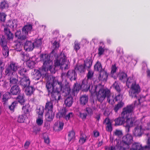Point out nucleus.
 I'll use <instances>...</instances> for the list:
<instances>
[{"label":"nucleus","instance_id":"f257e3e1","mask_svg":"<svg viewBox=\"0 0 150 150\" xmlns=\"http://www.w3.org/2000/svg\"><path fill=\"white\" fill-rule=\"evenodd\" d=\"M50 56L47 54H42L40 56V60L43 62L42 68L40 71L34 70L35 77L39 79L41 76L47 78L48 76L47 72L50 71L52 73L54 74L59 69H67L69 67V63L67 61V57L64 53H61L59 56L54 61V65L52 66V62L50 59Z\"/></svg>","mask_w":150,"mask_h":150},{"label":"nucleus","instance_id":"f03ea898","mask_svg":"<svg viewBox=\"0 0 150 150\" xmlns=\"http://www.w3.org/2000/svg\"><path fill=\"white\" fill-rule=\"evenodd\" d=\"M47 81L46 83V87L49 93V95L52 98V100L60 99L59 93L62 92L66 95H69L70 92V88L69 84L64 86L61 82L58 81L54 77L48 76L47 77Z\"/></svg>","mask_w":150,"mask_h":150},{"label":"nucleus","instance_id":"7ed1b4c3","mask_svg":"<svg viewBox=\"0 0 150 150\" xmlns=\"http://www.w3.org/2000/svg\"><path fill=\"white\" fill-rule=\"evenodd\" d=\"M90 92L92 95L95 93L97 100L101 103L109 96L110 93L109 89H105L100 85L92 86Z\"/></svg>","mask_w":150,"mask_h":150},{"label":"nucleus","instance_id":"20e7f679","mask_svg":"<svg viewBox=\"0 0 150 150\" xmlns=\"http://www.w3.org/2000/svg\"><path fill=\"white\" fill-rule=\"evenodd\" d=\"M133 142L132 137L129 134L123 136L122 141L116 139L115 141L116 144L115 150H127L129 149Z\"/></svg>","mask_w":150,"mask_h":150},{"label":"nucleus","instance_id":"39448f33","mask_svg":"<svg viewBox=\"0 0 150 150\" xmlns=\"http://www.w3.org/2000/svg\"><path fill=\"white\" fill-rule=\"evenodd\" d=\"M127 86L130 87L129 91V95L132 98H136L137 96L141 91L140 87L138 84H137L136 81L133 78H130L128 80Z\"/></svg>","mask_w":150,"mask_h":150},{"label":"nucleus","instance_id":"423d86ee","mask_svg":"<svg viewBox=\"0 0 150 150\" xmlns=\"http://www.w3.org/2000/svg\"><path fill=\"white\" fill-rule=\"evenodd\" d=\"M133 107L132 105L127 106L124 108L123 111L121 114V116L122 117H120L115 120V125H119L124 124L125 121V117L127 116V115L130 114L131 112L132 111Z\"/></svg>","mask_w":150,"mask_h":150},{"label":"nucleus","instance_id":"0eeeda50","mask_svg":"<svg viewBox=\"0 0 150 150\" xmlns=\"http://www.w3.org/2000/svg\"><path fill=\"white\" fill-rule=\"evenodd\" d=\"M20 67V66L17 63L13 62H10L6 68L5 74L7 76L15 75L16 77V72Z\"/></svg>","mask_w":150,"mask_h":150},{"label":"nucleus","instance_id":"6e6552de","mask_svg":"<svg viewBox=\"0 0 150 150\" xmlns=\"http://www.w3.org/2000/svg\"><path fill=\"white\" fill-rule=\"evenodd\" d=\"M137 126L133 131V135L136 137H140L144 132L149 129L150 128V123L147 124H138Z\"/></svg>","mask_w":150,"mask_h":150},{"label":"nucleus","instance_id":"1a4fd4ad","mask_svg":"<svg viewBox=\"0 0 150 150\" xmlns=\"http://www.w3.org/2000/svg\"><path fill=\"white\" fill-rule=\"evenodd\" d=\"M132 112L130 114L127 115V116L125 117V120H126V121H125L124 126L125 127L126 131L128 132L129 131V128L132 127L134 124V125H136L139 122L138 121L134 122V118H130V116L129 117V116L131 115Z\"/></svg>","mask_w":150,"mask_h":150},{"label":"nucleus","instance_id":"9d476101","mask_svg":"<svg viewBox=\"0 0 150 150\" xmlns=\"http://www.w3.org/2000/svg\"><path fill=\"white\" fill-rule=\"evenodd\" d=\"M147 146L142 147L139 143H135L132 145V147L130 150H149L150 149V138H149L147 143Z\"/></svg>","mask_w":150,"mask_h":150},{"label":"nucleus","instance_id":"9b49d317","mask_svg":"<svg viewBox=\"0 0 150 150\" xmlns=\"http://www.w3.org/2000/svg\"><path fill=\"white\" fill-rule=\"evenodd\" d=\"M64 77H67L69 78L71 81L75 80L77 77V74L74 70H69L67 73H62L61 75L62 78H64Z\"/></svg>","mask_w":150,"mask_h":150},{"label":"nucleus","instance_id":"f8f14e48","mask_svg":"<svg viewBox=\"0 0 150 150\" xmlns=\"http://www.w3.org/2000/svg\"><path fill=\"white\" fill-rule=\"evenodd\" d=\"M81 88L85 91H87L88 90L92 88V86H96L92 85V82L85 79L82 81L81 84Z\"/></svg>","mask_w":150,"mask_h":150},{"label":"nucleus","instance_id":"ddd939ff","mask_svg":"<svg viewBox=\"0 0 150 150\" xmlns=\"http://www.w3.org/2000/svg\"><path fill=\"white\" fill-rule=\"evenodd\" d=\"M32 29V26L30 24L25 25L22 28L23 34L24 35V38L26 39L28 37V35L30 33Z\"/></svg>","mask_w":150,"mask_h":150},{"label":"nucleus","instance_id":"4468645a","mask_svg":"<svg viewBox=\"0 0 150 150\" xmlns=\"http://www.w3.org/2000/svg\"><path fill=\"white\" fill-rule=\"evenodd\" d=\"M30 81L28 76L22 77L20 81V84L24 88L29 86Z\"/></svg>","mask_w":150,"mask_h":150},{"label":"nucleus","instance_id":"2eb2a0df","mask_svg":"<svg viewBox=\"0 0 150 150\" xmlns=\"http://www.w3.org/2000/svg\"><path fill=\"white\" fill-rule=\"evenodd\" d=\"M119 80L123 83H126L127 86V83L128 80L130 78H133V76L127 77V74L124 72L119 73L117 76Z\"/></svg>","mask_w":150,"mask_h":150},{"label":"nucleus","instance_id":"dca6fc26","mask_svg":"<svg viewBox=\"0 0 150 150\" xmlns=\"http://www.w3.org/2000/svg\"><path fill=\"white\" fill-rule=\"evenodd\" d=\"M64 123L63 122L60 121L56 122L53 127L54 130L56 131H59L62 130L63 128Z\"/></svg>","mask_w":150,"mask_h":150},{"label":"nucleus","instance_id":"f3484780","mask_svg":"<svg viewBox=\"0 0 150 150\" xmlns=\"http://www.w3.org/2000/svg\"><path fill=\"white\" fill-rule=\"evenodd\" d=\"M75 69L80 75L84 73L86 70V68L83 64H76Z\"/></svg>","mask_w":150,"mask_h":150},{"label":"nucleus","instance_id":"a211bd4d","mask_svg":"<svg viewBox=\"0 0 150 150\" xmlns=\"http://www.w3.org/2000/svg\"><path fill=\"white\" fill-rule=\"evenodd\" d=\"M34 46V43L31 41H27L24 44V48L27 51H30L33 50Z\"/></svg>","mask_w":150,"mask_h":150},{"label":"nucleus","instance_id":"6ab92c4d","mask_svg":"<svg viewBox=\"0 0 150 150\" xmlns=\"http://www.w3.org/2000/svg\"><path fill=\"white\" fill-rule=\"evenodd\" d=\"M104 123L106 125V129L107 131L111 132L112 130V122L110 119L106 118L104 120Z\"/></svg>","mask_w":150,"mask_h":150},{"label":"nucleus","instance_id":"aec40b11","mask_svg":"<svg viewBox=\"0 0 150 150\" xmlns=\"http://www.w3.org/2000/svg\"><path fill=\"white\" fill-rule=\"evenodd\" d=\"M108 74L106 71L103 70L100 72L98 79L99 80L106 81L107 79Z\"/></svg>","mask_w":150,"mask_h":150},{"label":"nucleus","instance_id":"412c9836","mask_svg":"<svg viewBox=\"0 0 150 150\" xmlns=\"http://www.w3.org/2000/svg\"><path fill=\"white\" fill-rule=\"evenodd\" d=\"M54 116V113L53 111L47 112L45 115L46 119L48 121H51L53 120Z\"/></svg>","mask_w":150,"mask_h":150},{"label":"nucleus","instance_id":"4be33fe9","mask_svg":"<svg viewBox=\"0 0 150 150\" xmlns=\"http://www.w3.org/2000/svg\"><path fill=\"white\" fill-rule=\"evenodd\" d=\"M11 93L13 95H16L20 93V91L19 87L17 85L13 86L10 90Z\"/></svg>","mask_w":150,"mask_h":150},{"label":"nucleus","instance_id":"5701e85b","mask_svg":"<svg viewBox=\"0 0 150 150\" xmlns=\"http://www.w3.org/2000/svg\"><path fill=\"white\" fill-rule=\"evenodd\" d=\"M4 32L6 35L8 39H12L13 37V34L11 33L8 27H5L4 28Z\"/></svg>","mask_w":150,"mask_h":150},{"label":"nucleus","instance_id":"b1692460","mask_svg":"<svg viewBox=\"0 0 150 150\" xmlns=\"http://www.w3.org/2000/svg\"><path fill=\"white\" fill-rule=\"evenodd\" d=\"M67 112V111L66 109L65 108H63L56 115V117L57 118H59L62 117H63L64 118Z\"/></svg>","mask_w":150,"mask_h":150},{"label":"nucleus","instance_id":"393cba45","mask_svg":"<svg viewBox=\"0 0 150 150\" xmlns=\"http://www.w3.org/2000/svg\"><path fill=\"white\" fill-rule=\"evenodd\" d=\"M53 109V106L52 102L51 101L47 102L45 106V110L46 112H52Z\"/></svg>","mask_w":150,"mask_h":150},{"label":"nucleus","instance_id":"a878e982","mask_svg":"<svg viewBox=\"0 0 150 150\" xmlns=\"http://www.w3.org/2000/svg\"><path fill=\"white\" fill-rule=\"evenodd\" d=\"M87 136L84 134L81 135L79 141V143L80 144H83L88 140Z\"/></svg>","mask_w":150,"mask_h":150},{"label":"nucleus","instance_id":"bb28decb","mask_svg":"<svg viewBox=\"0 0 150 150\" xmlns=\"http://www.w3.org/2000/svg\"><path fill=\"white\" fill-rule=\"evenodd\" d=\"M17 20H13V21H10L8 23V27L12 28H15L17 25Z\"/></svg>","mask_w":150,"mask_h":150},{"label":"nucleus","instance_id":"cd10ccee","mask_svg":"<svg viewBox=\"0 0 150 150\" xmlns=\"http://www.w3.org/2000/svg\"><path fill=\"white\" fill-rule=\"evenodd\" d=\"M73 103V99L72 97H68L65 100V103L67 106H71Z\"/></svg>","mask_w":150,"mask_h":150},{"label":"nucleus","instance_id":"c85d7f7f","mask_svg":"<svg viewBox=\"0 0 150 150\" xmlns=\"http://www.w3.org/2000/svg\"><path fill=\"white\" fill-rule=\"evenodd\" d=\"M88 100V96L86 95H83L81 96L80 99L81 103L83 105H85L87 103Z\"/></svg>","mask_w":150,"mask_h":150},{"label":"nucleus","instance_id":"c756f323","mask_svg":"<svg viewBox=\"0 0 150 150\" xmlns=\"http://www.w3.org/2000/svg\"><path fill=\"white\" fill-rule=\"evenodd\" d=\"M102 44V46H100L98 48V54L99 56L103 55L105 50V46L103 42H100V45Z\"/></svg>","mask_w":150,"mask_h":150},{"label":"nucleus","instance_id":"7c9ffc66","mask_svg":"<svg viewBox=\"0 0 150 150\" xmlns=\"http://www.w3.org/2000/svg\"><path fill=\"white\" fill-rule=\"evenodd\" d=\"M3 47L2 52L3 55L5 57H6L8 55V48L7 45L1 46Z\"/></svg>","mask_w":150,"mask_h":150},{"label":"nucleus","instance_id":"2f4dec72","mask_svg":"<svg viewBox=\"0 0 150 150\" xmlns=\"http://www.w3.org/2000/svg\"><path fill=\"white\" fill-rule=\"evenodd\" d=\"M20 55L22 58L23 61L27 62L28 61L30 60L29 54H25L24 52L21 51L20 52Z\"/></svg>","mask_w":150,"mask_h":150},{"label":"nucleus","instance_id":"473e14b6","mask_svg":"<svg viewBox=\"0 0 150 150\" xmlns=\"http://www.w3.org/2000/svg\"><path fill=\"white\" fill-rule=\"evenodd\" d=\"M34 91V89L33 87L29 86L26 88L25 92L27 95H30L33 93Z\"/></svg>","mask_w":150,"mask_h":150},{"label":"nucleus","instance_id":"72a5a7b5","mask_svg":"<svg viewBox=\"0 0 150 150\" xmlns=\"http://www.w3.org/2000/svg\"><path fill=\"white\" fill-rule=\"evenodd\" d=\"M107 98L108 102L111 104L112 105L114 104L116 102L115 98L114 97L113 95H111L110 93L109 96L107 97Z\"/></svg>","mask_w":150,"mask_h":150},{"label":"nucleus","instance_id":"f704fd0d","mask_svg":"<svg viewBox=\"0 0 150 150\" xmlns=\"http://www.w3.org/2000/svg\"><path fill=\"white\" fill-rule=\"evenodd\" d=\"M10 97V93L7 92L5 93L2 96V101L4 103L6 102Z\"/></svg>","mask_w":150,"mask_h":150},{"label":"nucleus","instance_id":"c9c22d12","mask_svg":"<svg viewBox=\"0 0 150 150\" xmlns=\"http://www.w3.org/2000/svg\"><path fill=\"white\" fill-rule=\"evenodd\" d=\"M43 121V116H38L36 118V123L38 126H41L42 125Z\"/></svg>","mask_w":150,"mask_h":150},{"label":"nucleus","instance_id":"e433bc0d","mask_svg":"<svg viewBox=\"0 0 150 150\" xmlns=\"http://www.w3.org/2000/svg\"><path fill=\"white\" fill-rule=\"evenodd\" d=\"M88 72L87 74V80L91 81L92 82V78L93 76L94 72L90 70H88Z\"/></svg>","mask_w":150,"mask_h":150},{"label":"nucleus","instance_id":"4c0bfd02","mask_svg":"<svg viewBox=\"0 0 150 150\" xmlns=\"http://www.w3.org/2000/svg\"><path fill=\"white\" fill-rule=\"evenodd\" d=\"M22 45L20 42H14V48L18 51L21 52L22 50Z\"/></svg>","mask_w":150,"mask_h":150},{"label":"nucleus","instance_id":"58836bf2","mask_svg":"<svg viewBox=\"0 0 150 150\" xmlns=\"http://www.w3.org/2000/svg\"><path fill=\"white\" fill-rule=\"evenodd\" d=\"M15 35L16 37L19 39L22 40L26 39L25 38H24V35L23 34V33L21 34V31L20 30H17L15 33Z\"/></svg>","mask_w":150,"mask_h":150},{"label":"nucleus","instance_id":"ea45409f","mask_svg":"<svg viewBox=\"0 0 150 150\" xmlns=\"http://www.w3.org/2000/svg\"><path fill=\"white\" fill-rule=\"evenodd\" d=\"M94 69L96 71H99V72L103 70H104L102 69L101 64L99 62H97L95 65Z\"/></svg>","mask_w":150,"mask_h":150},{"label":"nucleus","instance_id":"a19ab883","mask_svg":"<svg viewBox=\"0 0 150 150\" xmlns=\"http://www.w3.org/2000/svg\"><path fill=\"white\" fill-rule=\"evenodd\" d=\"M75 133L73 131H71L69 132L68 134V140L70 142L71 141H73L75 138Z\"/></svg>","mask_w":150,"mask_h":150},{"label":"nucleus","instance_id":"79ce46f5","mask_svg":"<svg viewBox=\"0 0 150 150\" xmlns=\"http://www.w3.org/2000/svg\"><path fill=\"white\" fill-rule=\"evenodd\" d=\"M0 44L1 46L7 45L6 40L3 35H0Z\"/></svg>","mask_w":150,"mask_h":150},{"label":"nucleus","instance_id":"37998d69","mask_svg":"<svg viewBox=\"0 0 150 150\" xmlns=\"http://www.w3.org/2000/svg\"><path fill=\"white\" fill-rule=\"evenodd\" d=\"M18 71V73L20 75L23 77L26 76L25 75V74L26 72V69L24 68H21L20 67Z\"/></svg>","mask_w":150,"mask_h":150},{"label":"nucleus","instance_id":"c03bdc74","mask_svg":"<svg viewBox=\"0 0 150 150\" xmlns=\"http://www.w3.org/2000/svg\"><path fill=\"white\" fill-rule=\"evenodd\" d=\"M52 43L53 44V47L54 48V50H53L52 52V53H53L55 50H57L58 49L59 46V42L55 40L53 42V41H52Z\"/></svg>","mask_w":150,"mask_h":150},{"label":"nucleus","instance_id":"a18cd8bd","mask_svg":"<svg viewBox=\"0 0 150 150\" xmlns=\"http://www.w3.org/2000/svg\"><path fill=\"white\" fill-rule=\"evenodd\" d=\"M81 88V86L79 84L77 83H75L73 89V91L74 93H77L78 92Z\"/></svg>","mask_w":150,"mask_h":150},{"label":"nucleus","instance_id":"49530a36","mask_svg":"<svg viewBox=\"0 0 150 150\" xmlns=\"http://www.w3.org/2000/svg\"><path fill=\"white\" fill-rule=\"evenodd\" d=\"M9 6L8 4L6 1L4 0L0 4V8L2 9L8 8Z\"/></svg>","mask_w":150,"mask_h":150},{"label":"nucleus","instance_id":"de8ad7c7","mask_svg":"<svg viewBox=\"0 0 150 150\" xmlns=\"http://www.w3.org/2000/svg\"><path fill=\"white\" fill-rule=\"evenodd\" d=\"M27 116L25 115H19L18 118V122L19 123H23L27 118Z\"/></svg>","mask_w":150,"mask_h":150},{"label":"nucleus","instance_id":"09e8293b","mask_svg":"<svg viewBox=\"0 0 150 150\" xmlns=\"http://www.w3.org/2000/svg\"><path fill=\"white\" fill-rule=\"evenodd\" d=\"M24 96L23 94H20L17 97V100L21 104H23L25 102Z\"/></svg>","mask_w":150,"mask_h":150},{"label":"nucleus","instance_id":"8fccbe9b","mask_svg":"<svg viewBox=\"0 0 150 150\" xmlns=\"http://www.w3.org/2000/svg\"><path fill=\"white\" fill-rule=\"evenodd\" d=\"M14 76V75L9 76V77H10V83L11 84L17 83L18 81L17 79L15 77H13Z\"/></svg>","mask_w":150,"mask_h":150},{"label":"nucleus","instance_id":"3c124183","mask_svg":"<svg viewBox=\"0 0 150 150\" xmlns=\"http://www.w3.org/2000/svg\"><path fill=\"white\" fill-rule=\"evenodd\" d=\"M29 105L28 104H27L23 106L22 108L23 110V111L25 114H28L29 113Z\"/></svg>","mask_w":150,"mask_h":150},{"label":"nucleus","instance_id":"603ef678","mask_svg":"<svg viewBox=\"0 0 150 150\" xmlns=\"http://www.w3.org/2000/svg\"><path fill=\"white\" fill-rule=\"evenodd\" d=\"M145 100V97L143 96H140V98L138 99V100L135 101L134 105L135 106H136Z\"/></svg>","mask_w":150,"mask_h":150},{"label":"nucleus","instance_id":"864d4df0","mask_svg":"<svg viewBox=\"0 0 150 150\" xmlns=\"http://www.w3.org/2000/svg\"><path fill=\"white\" fill-rule=\"evenodd\" d=\"M44 109L43 107H42L39 108L37 109L36 110L37 113L38 114V116L42 115L43 116V114L44 112Z\"/></svg>","mask_w":150,"mask_h":150},{"label":"nucleus","instance_id":"5fc2aeb1","mask_svg":"<svg viewBox=\"0 0 150 150\" xmlns=\"http://www.w3.org/2000/svg\"><path fill=\"white\" fill-rule=\"evenodd\" d=\"M80 43L77 41H75L74 46V50L77 52L80 48Z\"/></svg>","mask_w":150,"mask_h":150},{"label":"nucleus","instance_id":"6e6d98bb","mask_svg":"<svg viewBox=\"0 0 150 150\" xmlns=\"http://www.w3.org/2000/svg\"><path fill=\"white\" fill-rule=\"evenodd\" d=\"M27 65L28 67L30 69L33 68L35 65V62L34 61L29 60L28 61L26 62Z\"/></svg>","mask_w":150,"mask_h":150},{"label":"nucleus","instance_id":"4d7b16f0","mask_svg":"<svg viewBox=\"0 0 150 150\" xmlns=\"http://www.w3.org/2000/svg\"><path fill=\"white\" fill-rule=\"evenodd\" d=\"M124 105V103L122 102H120L117 105H116L115 107L114 110L116 112H117L118 110L122 107Z\"/></svg>","mask_w":150,"mask_h":150},{"label":"nucleus","instance_id":"13d9d810","mask_svg":"<svg viewBox=\"0 0 150 150\" xmlns=\"http://www.w3.org/2000/svg\"><path fill=\"white\" fill-rule=\"evenodd\" d=\"M112 87L115 88L119 92L120 91V90L119 84L117 82H115L113 84Z\"/></svg>","mask_w":150,"mask_h":150},{"label":"nucleus","instance_id":"bf43d9fd","mask_svg":"<svg viewBox=\"0 0 150 150\" xmlns=\"http://www.w3.org/2000/svg\"><path fill=\"white\" fill-rule=\"evenodd\" d=\"M92 62L90 60L86 62L85 61L84 64H83L85 66V67L89 68L91 66Z\"/></svg>","mask_w":150,"mask_h":150},{"label":"nucleus","instance_id":"052dcab7","mask_svg":"<svg viewBox=\"0 0 150 150\" xmlns=\"http://www.w3.org/2000/svg\"><path fill=\"white\" fill-rule=\"evenodd\" d=\"M42 44V40L41 39H39L36 40L34 42V45L37 47H39Z\"/></svg>","mask_w":150,"mask_h":150},{"label":"nucleus","instance_id":"680f3d73","mask_svg":"<svg viewBox=\"0 0 150 150\" xmlns=\"http://www.w3.org/2000/svg\"><path fill=\"white\" fill-rule=\"evenodd\" d=\"M6 15L4 13H0V21L2 22H4L6 19Z\"/></svg>","mask_w":150,"mask_h":150},{"label":"nucleus","instance_id":"e2e57ef3","mask_svg":"<svg viewBox=\"0 0 150 150\" xmlns=\"http://www.w3.org/2000/svg\"><path fill=\"white\" fill-rule=\"evenodd\" d=\"M74 114L72 112H69L67 114L65 115L64 118L66 120H69L70 118L72 117L73 116Z\"/></svg>","mask_w":150,"mask_h":150},{"label":"nucleus","instance_id":"0e129e2a","mask_svg":"<svg viewBox=\"0 0 150 150\" xmlns=\"http://www.w3.org/2000/svg\"><path fill=\"white\" fill-rule=\"evenodd\" d=\"M17 102L15 101L12 103L11 105L9 107V109L12 111H13L17 104Z\"/></svg>","mask_w":150,"mask_h":150},{"label":"nucleus","instance_id":"69168bd1","mask_svg":"<svg viewBox=\"0 0 150 150\" xmlns=\"http://www.w3.org/2000/svg\"><path fill=\"white\" fill-rule=\"evenodd\" d=\"M117 69V68L115 64L112 65L111 67V74L112 76H113V74L115 73Z\"/></svg>","mask_w":150,"mask_h":150},{"label":"nucleus","instance_id":"338daca9","mask_svg":"<svg viewBox=\"0 0 150 150\" xmlns=\"http://www.w3.org/2000/svg\"><path fill=\"white\" fill-rule=\"evenodd\" d=\"M115 135L117 136L118 137L121 136L122 135V131L119 130H116L114 133Z\"/></svg>","mask_w":150,"mask_h":150},{"label":"nucleus","instance_id":"774afa93","mask_svg":"<svg viewBox=\"0 0 150 150\" xmlns=\"http://www.w3.org/2000/svg\"><path fill=\"white\" fill-rule=\"evenodd\" d=\"M115 100L116 101H121L122 100V96L121 94H119L118 95H117L115 97Z\"/></svg>","mask_w":150,"mask_h":150}]
</instances>
